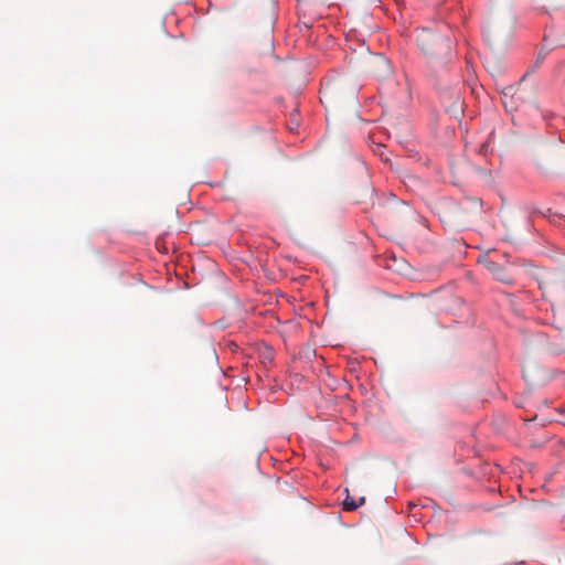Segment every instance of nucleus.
<instances>
[{
  "label": "nucleus",
  "instance_id": "4",
  "mask_svg": "<svg viewBox=\"0 0 565 565\" xmlns=\"http://www.w3.org/2000/svg\"><path fill=\"white\" fill-rule=\"evenodd\" d=\"M347 497L343 501V510L353 511L365 503V498L361 497L359 500H354L349 495L348 489H345Z\"/></svg>",
  "mask_w": 565,
  "mask_h": 565
},
{
  "label": "nucleus",
  "instance_id": "2",
  "mask_svg": "<svg viewBox=\"0 0 565 565\" xmlns=\"http://www.w3.org/2000/svg\"><path fill=\"white\" fill-rule=\"evenodd\" d=\"M502 97L505 107L516 109L521 105L534 102L535 87L526 85L523 77L519 84L505 87Z\"/></svg>",
  "mask_w": 565,
  "mask_h": 565
},
{
  "label": "nucleus",
  "instance_id": "1",
  "mask_svg": "<svg viewBox=\"0 0 565 565\" xmlns=\"http://www.w3.org/2000/svg\"><path fill=\"white\" fill-rule=\"evenodd\" d=\"M416 42L420 51L429 58H445L450 54L449 40L427 29L417 32Z\"/></svg>",
  "mask_w": 565,
  "mask_h": 565
},
{
  "label": "nucleus",
  "instance_id": "7",
  "mask_svg": "<svg viewBox=\"0 0 565 565\" xmlns=\"http://www.w3.org/2000/svg\"><path fill=\"white\" fill-rule=\"evenodd\" d=\"M483 35H486V40L489 44H493L494 43V38H493V33L492 31L488 28L486 30V32H483Z\"/></svg>",
  "mask_w": 565,
  "mask_h": 565
},
{
  "label": "nucleus",
  "instance_id": "3",
  "mask_svg": "<svg viewBox=\"0 0 565 565\" xmlns=\"http://www.w3.org/2000/svg\"><path fill=\"white\" fill-rule=\"evenodd\" d=\"M486 268L494 276V279L507 285L513 284V278L509 275V271L500 264L488 260L486 262Z\"/></svg>",
  "mask_w": 565,
  "mask_h": 565
},
{
  "label": "nucleus",
  "instance_id": "6",
  "mask_svg": "<svg viewBox=\"0 0 565 565\" xmlns=\"http://www.w3.org/2000/svg\"><path fill=\"white\" fill-rule=\"evenodd\" d=\"M298 126V121H297V110H294V113L290 115V126H289V130L290 131H294L295 128Z\"/></svg>",
  "mask_w": 565,
  "mask_h": 565
},
{
  "label": "nucleus",
  "instance_id": "5",
  "mask_svg": "<svg viewBox=\"0 0 565 565\" xmlns=\"http://www.w3.org/2000/svg\"><path fill=\"white\" fill-rule=\"evenodd\" d=\"M552 47L543 45L539 50V55H536V66H539L542 61L545 58V56L551 52Z\"/></svg>",
  "mask_w": 565,
  "mask_h": 565
}]
</instances>
